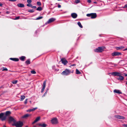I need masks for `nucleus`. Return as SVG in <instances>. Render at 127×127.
Returning a JSON list of instances; mask_svg holds the SVG:
<instances>
[{
    "label": "nucleus",
    "instance_id": "nucleus-1",
    "mask_svg": "<svg viewBox=\"0 0 127 127\" xmlns=\"http://www.w3.org/2000/svg\"><path fill=\"white\" fill-rule=\"evenodd\" d=\"M71 72L70 70L67 69H66L64 71H63L61 73V74L63 75L67 76L69 75Z\"/></svg>",
    "mask_w": 127,
    "mask_h": 127
},
{
    "label": "nucleus",
    "instance_id": "nucleus-2",
    "mask_svg": "<svg viewBox=\"0 0 127 127\" xmlns=\"http://www.w3.org/2000/svg\"><path fill=\"white\" fill-rule=\"evenodd\" d=\"M12 125L15 126L16 127H22L23 125V123L22 122L20 121L17 122L16 121Z\"/></svg>",
    "mask_w": 127,
    "mask_h": 127
},
{
    "label": "nucleus",
    "instance_id": "nucleus-3",
    "mask_svg": "<svg viewBox=\"0 0 127 127\" xmlns=\"http://www.w3.org/2000/svg\"><path fill=\"white\" fill-rule=\"evenodd\" d=\"M86 16L88 17H91L92 19L95 18L97 17V15L95 13L88 14L86 15Z\"/></svg>",
    "mask_w": 127,
    "mask_h": 127
},
{
    "label": "nucleus",
    "instance_id": "nucleus-4",
    "mask_svg": "<svg viewBox=\"0 0 127 127\" xmlns=\"http://www.w3.org/2000/svg\"><path fill=\"white\" fill-rule=\"evenodd\" d=\"M103 51V49L102 47H99L98 48L94 50V51L96 52H101Z\"/></svg>",
    "mask_w": 127,
    "mask_h": 127
},
{
    "label": "nucleus",
    "instance_id": "nucleus-5",
    "mask_svg": "<svg viewBox=\"0 0 127 127\" xmlns=\"http://www.w3.org/2000/svg\"><path fill=\"white\" fill-rule=\"evenodd\" d=\"M51 122L53 124H56L58 123V120L56 118H54L52 119L51 121Z\"/></svg>",
    "mask_w": 127,
    "mask_h": 127
},
{
    "label": "nucleus",
    "instance_id": "nucleus-6",
    "mask_svg": "<svg viewBox=\"0 0 127 127\" xmlns=\"http://www.w3.org/2000/svg\"><path fill=\"white\" fill-rule=\"evenodd\" d=\"M4 113H0V119H1V120L2 121H3L5 120L6 117L5 116H4Z\"/></svg>",
    "mask_w": 127,
    "mask_h": 127
},
{
    "label": "nucleus",
    "instance_id": "nucleus-7",
    "mask_svg": "<svg viewBox=\"0 0 127 127\" xmlns=\"http://www.w3.org/2000/svg\"><path fill=\"white\" fill-rule=\"evenodd\" d=\"M61 61L62 63L64 65H66L67 63L68 62L65 58H62L61 59Z\"/></svg>",
    "mask_w": 127,
    "mask_h": 127
},
{
    "label": "nucleus",
    "instance_id": "nucleus-8",
    "mask_svg": "<svg viewBox=\"0 0 127 127\" xmlns=\"http://www.w3.org/2000/svg\"><path fill=\"white\" fill-rule=\"evenodd\" d=\"M122 54L120 52H115L113 53L112 55L113 56H116L121 55Z\"/></svg>",
    "mask_w": 127,
    "mask_h": 127
},
{
    "label": "nucleus",
    "instance_id": "nucleus-9",
    "mask_svg": "<svg viewBox=\"0 0 127 127\" xmlns=\"http://www.w3.org/2000/svg\"><path fill=\"white\" fill-rule=\"evenodd\" d=\"M114 117L115 118L119 119L124 120L125 119V117H124L118 115H115Z\"/></svg>",
    "mask_w": 127,
    "mask_h": 127
},
{
    "label": "nucleus",
    "instance_id": "nucleus-10",
    "mask_svg": "<svg viewBox=\"0 0 127 127\" xmlns=\"http://www.w3.org/2000/svg\"><path fill=\"white\" fill-rule=\"evenodd\" d=\"M112 75L114 76H120V75H121V74L120 73L117 72H114L111 73Z\"/></svg>",
    "mask_w": 127,
    "mask_h": 127
},
{
    "label": "nucleus",
    "instance_id": "nucleus-11",
    "mask_svg": "<svg viewBox=\"0 0 127 127\" xmlns=\"http://www.w3.org/2000/svg\"><path fill=\"white\" fill-rule=\"evenodd\" d=\"M46 81H45L43 83V87L41 90V93H42L45 89V86H46Z\"/></svg>",
    "mask_w": 127,
    "mask_h": 127
},
{
    "label": "nucleus",
    "instance_id": "nucleus-12",
    "mask_svg": "<svg viewBox=\"0 0 127 127\" xmlns=\"http://www.w3.org/2000/svg\"><path fill=\"white\" fill-rule=\"evenodd\" d=\"M9 120L10 122H13V124H14L16 121V120L11 117H9Z\"/></svg>",
    "mask_w": 127,
    "mask_h": 127
},
{
    "label": "nucleus",
    "instance_id": "nucleus-13",
    "mask_svg": "<svg viewBox=\"0 0 127 127\" xmlns=\"http://www.w3.org/2000/svg\"><path fill=\"white\" fill-rule=\"evenodd\" d=\"M55 20V19L53 18H51L49 19L48 21L47 22V23L49 24L53 22Z\"/></svg>",
    "mask_w": 127,
    "mask_h": 127
},
{
    "label": "nucleus",
    "instance_id": "nucleus-14",
    "mask_svg": "<svg viewBox=\"0 0 127 127\" xmlns=\"http://www.w3.org/2000/svg\"><path fill=\"white\" fill-rule=\"evenodd\" d=\"M71 17L74 18H76L77 17V14L75 13H73L71 14Z\"/></svg>",
    "mask_w": 127,
    "mask_h": 127
},
{
    "label": "nucleus",
    "instance_id": "nucleus-15",
    "mask_svg": "<svg viewBox=\"0 0 127 127\" xmlns=\"http://www.w3.org/2000/svg\"><path fill=\"white\" fill-rule=\"evenodd\" d=\"M40 117H38L36 118L35 120L32 123V124H33L38 121L40 119Z\"/></svg>",
    "mask_w": 127,
    "mask_h": 127
},
{
    "label": "nucleus",
    "instance_id": "nucleus-16",
    "mask_svg": "<svg viewBox=\"0 0 127 127\" xmlns=\"http://www.w3.org/2000/svg\"><path fill=\"white\" fill-rule=\"evenodd\" d=\"M114 92L115 93L118 94H122V93L120 90H115L114 91Z\"/></svg>",
    "mask_w": 127,
    "mask_h": 127
},
{
    "label": "nucleus",
    "instance_id": "nucleus-17",
    "mask_svg": "<svg viewBox=\"0 0 127 127\" xmlns=\"http://www.w3.org/2000/svg\"><path fill=\"white\" fill-rule=\"evenodd\" d=\"M10 59L13 61L16 62H17L19 61V59L17 58H10Z\"/></svg>",
    "mask_w": 127,
    "mask_h": 127
},
{
    "label": "nucleus",
    "instance_id": "nucleus-18",
    "mask_svg": "<svg viewBox=\"0 0 127 127\" xmlns=\"http://www.w3.org/2000/svg\"><path fill=\"white\" fill-rule=\"evenodd\" d=\"M121 75H120V76H119V77L118 78H117V79L118 80H123L124 79V77L121 76Z\"/></svg>",
    "mask_w": 127,
    "mask_h": 127
},
{
    "label": "nucleus",
    "instance_id": "nucleus-19",
    "mask_svg": "<svg viewBox=\"0 0 127 127\" xmlns=\"http://www.w3.org/2000/svg\"><path fill=\"white\" fill-rule=\"evenodd\" d=\"M38 125L39 126H40L42 127H46L47 126V125L44 123L43 124H38Z\"/></svg>",
    "mask_w": 127,
    "mask_h": 127
},
{
    "label": "nucleus",
    "instance_id": "nucleus-20",
    "mask_svg": "<svg viewBox=\"0 0 127 127\" xmlns=\"http://www.w3.org/2000/svg\"><path fill=\"white\" fill-rule=\"evenodd\" d=\"M17 5L19 7H24V5L22 3H19L17 4Z\"/></svg>",
    "mask_w": 127,
    "mask_h": 127
},
{
    "label": "nucleus",
    "instance_id": "nucleus-21",
    "mask_svg": "<svg viewBox=\"0 0 127 127\" xmlns=\"http://www.w3.org/2000/svg\"><path fill=\"white\" fill-rule=\"evenodd\" d=\"M124 48V47L123 46H121L120 47H117L116 48V49L117 50L122 49Z\"/></svg>",
    "mask_w": 127,
    "mask_h": 127
},
{
    "label": "nucleus",
    "instance_id": "nucleus-22",
    "mask_svg": "<svg viewBox=\"0 0 127 127\" xmlns=\"http://www.w3.org/2000/svg\"><path fill=\"white\" fill-rule=\"evenodd\" d=\"M25 58L26 57L25 56H22V57L20 58V59L21 61H24V60L25 59Z\"/></svg>",
    "mask_w": 127,
    "mask_h": 127
},
{
    "label": "nucleus",
    "instance_id": "nucleus-23",
    "mask_svg": "<svg viewBox=\"0 0 127 127\" xmlns=\"http://www.w3.org/2000/svg\"><path fill=\"white\" fill-rule=\"evenodd\" d=\"M25 63L26 64H30L31 63V62L30 61V59H28L25 62Z\"/></svg>",
    "mask_w": 127,
    "mask_h": 127
},
{
    "label": "nucleus",
    "instance_id": "nucleus-24",
    "mask_svg": "<svg viewBox=\"0 0 127 127\" xmlns=\"http://www.w3.org/2000/svg\"><path fill=\"white\" fill-rule=\"evenodd\" d=\"M11 113V112L10 111H8L5 113V115L6 116H7L9 115Z\"/></svg>",
    "mask_w": 127,
    "mask_h": 127
},
{
    "label": "nucleus",
    "instance_id": "nucleus-25",
    "mask_svg": "<svg viewBox=\"0 0 127 127\" xmlns=\"http://www.w3.org/2000/svg\"><path fill=\"white\" fill-rule=\"evenodd\" d=\"M76 74H78L81 73L77 69H76Z\"/></svg>",
    "mask_w": 127,
    "mask_h": 127
},
{
    "label": "nucleus",
    "instance_id": "nucleus-26",
    "mask_svg": "<svg viewBox=\"0 0 127 127\" xmlns=\"http://www.w3.org/2000/svg\"><path fill=\"white\" fill-rule=\"evenodd\" d=\"M78 25L81 28H83V26L81 25V23L80 22H79L77 23Z\"/></svg>",
    "mask_w": 127,
    "mask_h": 127
},
{
    "label": "nucleus",
    "instance_id": "nucleus-27",
    "mask_svg": "<svg viewBox=\"0 0 127 127\" xmlns=\"http://www.w3.org/2000/svg\"><path fill=\"white\" fill-rule=\"evenodd\" d=\"M25 96L24 95H21V101L23 100L25 98Z\"/></svg>",
    "mask_w": 127,
    "mask_h": 127
},
{
    "label": "nucleus",
    "instance_id": "nucleus-28",
    "mask_svg": "<svg viewBox=\"0 0 127 127\" xmlns=\"http://www.w3.org/2000/svg\"><path fill=\"white\" fill-rule=\"evenodd\" d=\"M42 9L41 7H38L37 9L36 10H37L41 11L42 10Z\"/></svg>",
    "mask_w": 127,
    "mask_h": 127
},
{
    "label": "nucleus",
    "instance_id": "nucleus-29",
    "mask_svg": "<svg viewBox=\"0 0 127 127\" xmlns=\"http://www.w3.org/2000/svg\"><path fill=\"white\" fill-rule=\"evenodd\" d=\"M30 116V115L28 114H26L25 115H24L23 116V117L24 118H26V117H29V116Z\"/></svg>",
    "mask_w": 127,
    "mask_h": 127
},
{
    "label": "nucleus",
    "instance_id": "nucleus-30",
    "mask_svg": "<svg viewBox=\"0 0 127 127\" xmlns=\"http://www.w3.org/2000/svg\"><path fill=\"white\" fill-rule=\"evenodd\" d=\"M17 80H14L12 82V83L14 84H15L17 83Z\"/></svg>",
    "mask_w": 127,
    "mask_h": 127
},
{
    "label": "nucleus",
    "instance_id": "nucleus-31",
    "mask_svg": "<svg viewBox=\"0 0 127 127\" xmlns=\"http://www.w3.org/2000/svg\"><path fill=\"white\" fill-rule=\"evenodd\" d=\"M31 72L33 74H35L36 73V72L34 70H31Z\"/></svg>",
    "mask_w": 127,
    "mask_h": 127
},
{
    "label": "nucleus",
    "instance_id": "nucleus-32",
    "mask_svg": "<svg viewBox=\"0 0 127 127\" xmlns=\"http://www.w3.org/2000/svg\"><path fill=\"white\" fill-rule=\"evenodd\" d=\"M43 18L42 17H39L37 18L36 19H35V20H39L40 19H42Z\"/></svg>",
    "mask_w": 127,
    "mask_h": 127
},
{
    "label": "nucleus",
    "instance_id": "nucleus-33",
    "mask_svg": "<svg viewBox=\"0 0 127 127\" xmlns=\"http://www.w3.org/2000/svg\"><path fill=\"white\" fill-rule=\"evenodd\" d=\"M2 70L3 71H7L8 70V69L6 68H5L4 67H3L2 68Z\"/></svg>",
    "mask_w": 127,
    "mask_h": 127
},
{
    "label": "nucleus",
    "instance_id": "nucleus-34",
    "mask_svg": "<svg viewBox=\"0 0 127 127\" xmlns=\"http://www.w3.org/2000/svg\"><path fill=\"white\" fill-rule=\"evenodd\" d=\"M28 12L31 13H32L34 12V10L33 9H30L28 11Z\"/></svg>",
    "mask_w": 127,
    "mask_h": 127
},
{
    "label": "nucleus",
    "instance_id": "nucleus-35",
    "mask_svg": "<svg viewBox=\"0 0 127 127\" xmlns=\"http://www.w3.org/2000/svg\"><path fill=\"white\" fill-rule=\"evenodd\" d=\"M37 107H35V108H33L31 109L32 111H33L37 109Z\"/></svg>",
    "mask_w": 127,
    "mask_h": 127
},
{
    "label": "nucleus",
    "instance_id": "nucleus-36",
    "mask_svg": "<svg viewBox=\"0 0 127 127\" xmlns=\"http://www.w3.org/2000/svg\"><path fill=\"white\" fill-rule=\"evenodd\" d=\"M37 4L39 6H40L41 5V3L40 2L38 1L37 3Z\"/></svg>",
    "mask_w": 127,
    "mask_h": 127
},
{
    "label": "nucleus",
    "instance_id": "nucleus-37",
    "mask_svg": "<svg viewBox=\"0 0 127 127\" xmlns=\"http://www.w3.org/2000/svg\"><path fill=\"white\" fill-rule=\"evenodd\" d=\"M27 2L29 3H31L32 2V0H27Z\"/></svg>",
    "mask_w": 127,
    "mask_h": 127
},
{
    "label": "nucleus",
    "instance_id": "nucleus-38",
    "mask_svg": "<svg viewBox=\"0 0 127 127\" xmlns=\"http://www.w3.org/2000/svg\"><path fill=\"white\" fill-rule=\"evenodd\" d=\"M80 1L79 0H77L75 1V2L76 3H78Z\"/></svg>",
    "mask_w": 127,
    "mask_h": 127
},
{
    "label": "nucleus",
    "instance_id": "nucleus-39",
    "mask_svg": "<svg viewBox=\"0 0 127 127\" xmlns=\"http://www.w3.org/2000/svg\"><path fill=\"white\" fill-rule=\"evenodd\" d=\"M32 5L30 3L28 4H27V6L29 7H31Z\"/></svg>",
    "mask_w": 127,
    "mask_h": 127
},
{
    "label": "nucleus",
    "instance_id": "nucleus-40",
    "mask_svg": "<svg viewBox=\"0 0 127 127\" xmlns=\"http://www.w3.org/2000/svg\"><path fill=\"white\" fill-rule=\"evenodd\" d=\"M31 7L32 8H36V7L35 6H32H32H31Z\"/></svg>",
    "mask_w": 127,
    "mask_h": 127
},
{
    "label": "nucleus",
    "instance_id": "nucleus-41",
    "mask_svg": "<svg viewBox=\"0 0 127 127\" xmlns=\"http://www.w3.org/2000/svg\"><path fill=\"white\" fill-rule=\"evenodd\" d=\"M27 99H26L25 100V101H24V103L25 104H26L27 103Z\"/></svg>",
    "mask_w": 127,
    "mask_h": 127
},
{
    "label": "nucleus",
    "instance_id": "nucleus-42",
    "mask_svg": "<svg viewBox=\"0 0 127 127\" xmlns=\"http://www.w3.org/2000/svg\"><path fill=\"white\" fill-rule=\"evenodd\" d=\"M47 94V92L46 91L44 94L42 96V97H43L45 95H46Z\"/></svg>",
    "mask_w": 127,
    "mask_h": 127
},
{
    "label": "nucleus",
    "instance_id": "nucleus-43",
    "mask_svg": "<svg viewBox=\"0 0 127 127\" xmlns=\"http://www.w3.org/2000/svg\"><path fill=\"white\" fill-rule=\"evenodd\" d=\"M27 112H31V109H29L27 110Z\"/></svg>",
    "mask_w": 127,
    "mask_h": 127
},
{
    "label": "nucleus",
    "instance_id": "nucleus-44",
    "mask_svg": "<svg viewBox=\"0 0 127 127\" xmlns=\"http://www.w3.org/2000/svg\"><path fill=\"white\" fill-rule=\"evenodd\" d=\"M76 65V64H72V65H71L70 66V67H71V66H75Z\"/></svg>",
    "mask_w": 127,
    "mask_h": 127
},
{
    "label": "nucleus",
    "instance_id": "nucleus-45",
    "mask_svg": "<svg viewBox=\"0 0 127 127\" xmlns=\"http://www.w3.org/2000/svg\"><path fill=\"white\" fill-rule=\"evenodd\" d=\"M124 127H127V125L126 124H123L122 125Z\"/></svg>",
    "mask_w": 127,
    "mask_h": 127
},
{
    "label": "nucleus",
    "instance_id": "nucleus-46",
    "mask_svg": "<svg viewBox=\"0 0 127 127\" xmlns=\"http://www.w3.org/2000/svg\"><path fill=\"white\" fill-rule=\"evenodd\" d=\"M9 0L11 1L14 2L16 1L17 0Z\"/></svg>",
    "mask_w": 127,
    "mask_h": 127
},
{
    "label": "nucleus",
    "instance_id": "nucleus-47",
    "mask_svg": "<svg viewBox=\"0 0 127 127\" xmlns=\"http://www.w3.org/2000/svg\"><path fill=\"white\" fill-rule=\"evenodd\" d=\"M20 18V17L19 16L17 17H16V19H19Z\"/></svg>",
    "mask_w": 127,
    "mask_h": 127
},
{
    "label": "nucleus",
    "instance_id": "nucleus-48",
    "mask_svg": "<svg viewBox=\"0 0 127 127\" xmlns=\"http://www.w3.org/2000/svg\"><path fill=\"white\" fill-rule=\"evenodd\" d=\"M87 2L89 3H91V0H87Z\"/></svg>",
    "mask_w": 127,
    "mask_h": 127
},
{
    "label": "nucleus",
    "instance_id": "nucleus-49",
    "mask_svg": "<svg viewBox=\"0 0 127 127\" xmlns=\"http://www.w3.org/2000/svg\"><path fill=\"white\" fill-rule=\"evenodd\" d=\"M58 7L59 8H60L61 7V5L59 4H58Z\"/></svg>",
    "mask_w": 127,
    "mask_h": 127
},
{
    "label": "nucleus",
    "instance_id": "nucleus-50",
    "mask_svg": "<svg viewBox=\"0 0 127 127\" xmlns=\"http://www.w3.org/2000/svg\"><path fill=\"white\" fill-rule=\"evenodd\" d=\"M127 7V4H126L124 7V8H125Z\"/></svg>",
    "mask_w": 127,
    "mask_h": 127
},
{
    "label": "nucleus",
    "instance_id": "nucleus-51",
    "mask_svg": "<svg viewBox=\"0 0 127 127\" xmlns=\"http://www.w3.org/2000/svg\"><path fill=\"white\" fill-rule=\"evenodd\" d=\"M2 4L1 3H0V6H2Z\"/></svg>",
    "mask_w": 127,
    "mask_h": 127
},
{
    "label": "nucleus",
    "instance_id": "nucleus-52",
    "mask_svg": "<svg viewBox=\"0 0 127 127\" xmlns=\"http://www.w3.org/2000/svg\"><path fill=\"white\" fill-rule=\"evenodd\" d=\"M125 74V76H127V73H124Z\"/></svg>",
    "mask_w": 127,
    "mask_h": 127
},
{
    "label": "nucleus",
    "instance_id": "nucleus-53",
    "mask_svg": "<svg viewBox=\"0 0 127 127\" xmlns=\"http://www.w3.org/2000/svg\"><path fill=\"white\" fill-rule=\"evenodd\" d=\"M127 50V48H126L124 50H123L124 51H126Z\"/></svg>",
    "mask_w": 127,
    "mask_h": 127
},
{
    "label": "nucleus",
    "instance_id": "nucleus-54",
    "mask_svg": "<svg viewBox=\"0 0 127 127\" xmlns=\"http://www.w3.org/2000/svg\"><path fill=\"white\" fill-rule=\"evenodd\" d=\"M71 73H73V70L72 71V72H71Z\"/></svg>",
    "mask_w": 127,
    "mask_h": 127
},
{
    "label": "nucleus",
    "instance_id": "nucleus-55",
    "mask_svg": "<svg viewBox=\"0 0 127 127\" xmlns=\"http://www.w3.org/2000/svg\"><path fill=\"white\" fill-rule=\"evenodd\" d=\"M3 127H6L5 125H3Z\"/></svg>",
    "mask_w": 127,
    "mask_h": 127
},
{
    "label": "nucleus",
    "instance_id": "nucleus-56",
    "mask_svg": "<svg viewBox=\"0 0 127 127\" xmlns=\"http://www.w3.org/2000/svg\"><path fill=\"white\" fill-rule=\"evenodd\" d=\"M126 84L127 85V81L126 82Z\"/></svg>",
    "mask_w": 127,
    "mask_h": 127
},
{
    "label": "nucleus",
    "instance_id": "nucleus-57",
    "mask_svg": "<svg viewBox=\"0 0 127 127\" xmlns=\"http://www.w3.org/2000/svg\"><path fill=\"white\" fill-rule=\"evenodd\" d=\"M94 3H96V2H94Z\"/></svg>",
    "mask_w": 127,
    "mask_h": 127
},
{
    "label": "nucleus",
    "instance_id": "nucleus-58",
    "mask_svg": "<svg viewBox=\"0 0 127 127\" xmlns=\"http://www.w3.org/2000/svg\"><path fill=\"white\" fill-rule=\"evenodd\" d=\"M28 127V126H26V127Z\"/></svg>",
    "mask_w": 127,
    "mask_h": 127
},
{
    "label": "nucleus",
    "instance_id": "nucleus-59",
    "mask_svg": "<svg viewBox=\"0 0 127 127\" xmlns=\"http://www.w3.org/2000/svg\"><path fill=\"white\" fill-rule=\"evenodd\" d=\"M126 80H127V77L126 78Z\"/></svg>",
    "mask_w": 127,
    "mask_h": 127
}]
</instances>
